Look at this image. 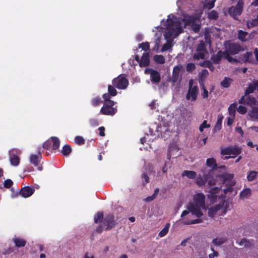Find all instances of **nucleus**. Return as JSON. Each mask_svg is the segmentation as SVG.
<instances>
[{
    "label": "nucleus",
    "instance_id": "nucleus-1",
    "mask_svg": "<svg viewBox=\"0 0 258 258\" xmlns=\"http://www.w3.org/2000/svg\"><path fill=\"white\" fill-rule=\"evenodd\" d=\"M166 30L164 34V36L167 40V42L164 44L161 51H165L171 48L172 45L170 43L173 39L177 37L179 34L181 33L183 30L182 27L181 23L178 20H174L171 19H168L165 23Z\"/></svg>",
    "mask_w": 258,
    "mask_h": 258
},
{
    "label": "nucleus",
    "instance_id": "nucleus-2",
    "mask_svg": "<svg viewBox=\"0 0 258 258\" xmlns=\"http://www.w3.org/2000/svg\"><path fill=\"white\" fill-rule=\"evenodd\" d=\"M242 152V148L238 146H228L225 148H222L220 150V153L222 155H229L224 158V160H227L230 158H235Z\"/></svg>",
    "mask_w": 258,
    "mask_h": 258
},
{
    "label": "nucleus",
    "instance_id": "nucleus-3",
    "mask_svg": "<svg viewBox=\"0 0 258 258\" xmlns=\"http://www.w3.org/2000/svg\"><path fill=\"white\" fill-rule=\"evenodd\" d=\"M114 102L113 101L104 102L103 106L101 107L100 112L103 115L112 116L117 111L116 107H114Z\"/></svg>",
    "mask_w": 258,
    "mask_h": 258
},
{
    "label": "nucleus",
    "instance_id": "nucleus-4",
    "mask_svg": "<svg viewBox=\"0 0 258 258\" xmlns=\"http://www.w3.org/2000/svg\"><path fill=\"white\" fill-rule=\"evenodd\" d=\"M194 81L192 79L189 81V87L186 95V99L194 101L197 100L199 93V88L197 86H193Z\"/></svg>",
    "mask_w": 258,
    "mask_h": 258
},
{
    "label": "nucleus",
    "instance_id": "nucleus-5",
    "mask_svg": "<svg viewBox=\"0 0 258 258\" xmlns=\"http://www.w3.org/2000/svg\"><path fill=\"white\" fill-rule=\"evenodd\" d=\"M244 3L243 0H238L237 4L234 7H231L228 9L229 15L234 19L240 15L243 11Z\"/></svg>",
    "mask_w": 258,
    "mask_h": 258
},
{
    "label": "nucleus",
    "instance_id": "nucleus-6",
    "mask_svg": "<svg viewBox=\"0 0 258 258\" xmlns=\"http://www.w3.org/2000/svg\"><path fill=\"white\" fill-rule=\"evenodd\" d=\"M112 83L117 89L123 90L128 86V81L125 77L119 75L113 79Z\"/></svg>",
    "mask_w": 258,
    "mask_h": 258
},
{
    "label": "nucleus",
    "instance_id": "nucleus-7",
    "mask_svg": "<svg viewBox=\"0 0 258 258\" xmlns=\"http://www.w3.org/2000/svg\"><path fill=\"white\" fill-rule=\"evenodd\" d=\"M103 223L105 226V230L107 231L115 227L118 223L115 220L113 214H108L105 216Z\"/></svg>",
    "mask_w": 258,
    "mask_h": 258
},
{
    "label": "nucleus",
    "instance_id": "nucleus-8",
    "mask_svg": "<svg viewBox=\"0 0 258 258\" xmlns=\"http://www.w3.org/2000/svg\"><path fill=\"white\" fill-rule=\"evenodd\" d=\"M229 205L228 204L226 203L225 204V201H223L219 204L216 205L213 207L209 209L208 211V215L210 217H213L219 210L223 207H224V209L222 212V214H225L227 212V209Z\"/></svg>",
    "mask_w": 258,
    "mask_h": 258
},
{
    "label": "nucleus",
    "instance_id": "nucleus-9",
    "mask_svg": "<svg viewBox=\"0 0 258 258\" xmlns=\"http://www.w3.org/2000/svg\"><path fill=\"white\" fill-rule=\"evenodd\" d=\"M146 73L150 74V80L152 84H158L161 81V75L160 73L153 69H149L146 70Z\"/></svg>",
    "mask_w": 258,
    "mask_h": 258
},
{
    "label": "nucleus",
    "instance_id": "nucleus-10",
    "mask_svg": "<svg viewBox=\"0 0 258 258\" xmlns=\"http://www.w3.org/2000/svg\"><path fill=\"white\" fill-rule=\"evenodd\" d=\"M243 50L242 47L239 44L231 43L226 48V50L224 51L227 52V53H230L231 55H235Z\"/></svg>",
    "mask_w": 258,
    "mask_h": 258
},
{
    "label": "nucleus",
    "instance_id": "nucleus-11",
    "mask_svg": "<svg viewBox=\"0 0 258 258\" xmlns=\"http://www.w3.org/2000/svg\"><path fill=\"white\" fill-rule=\"evenodd\" d=\"M35 190V188L33 186H25L19 191V193L22 197L27 198L32 196Z\"/></svg>",
    "mask_w": 258,
    "mask_h": 258
},
{
    "label": "nucleus",
    "instance_id": "nucleus-12",
    "mask_svg": "<svg viewBox=\"0 0 258 258\" xmlns=\"http://www.w3.org/2000/svg\"><path fill=\"white\" fill-rule=\"evenodd\" d=\"M185 24L190 25L191 29L196 33H198L200 30L201 25L196 23V19L194 17H188L186 20Z\"/></svg>",
    "mask_w": 258,
    "mask_h": 258
},
{
    "label": "nucleus",
    "instance_id": "nucleus-13",
    "mask_svg": "<svg viewBox=\"0 0 258 258\" xmlns=\"http://www.w3.org/2000/svg\"><path fill=\"white\" fill-rule=\"evenodd\" d=\"M205 197L202 193H198L194 195L193 200L195 205L198 207H201L204 209L205 207Z\"/></svg>",
    "mask_w": 258,
    "mask_h": 258
},
{
    "label": "nucleus",
    "instance_id": "nucleus-14",
    "mask_svg": "<svg viewBox=\"0 0 258 258\" xmlns=\"http://www.w3.org/2000/svg\"><path fill=\"white\" fill-rule=\"evenodd\" d=\"M205 41L204 40H201L200 41L199 44L198 45L196 48V51H203L204 52L208 53L207 50V44L209 43L210 45L211 39L207 35H205Z\"/></svg>",
    "mask_w": 258,
    "mask_h": 258
},
{
    "label": "nucleus",
    "instance_id": "nucleus-15",
    "mask_svg": "<svg viewBox=\"0 0 258 258\" xmlns=\"http://www.w3.org/2000/svg\"><path fill=\"white\" fill-rule=\"evenodd\" d=\"M201 207H198L192 203H189L187 207L188 210L192 213V215H196L197 217H201L203 214L201 210Z\"/></svg>",
    "mask_w": 258,
    "mask_h": 258
},
{
    "label": "nucleus",
    "instance_id": "nucleus-16",
    "mask_svg": "<svg viewBox=\"0 0 258 258\" xmlns=\"http://www.w3.org/2000/svg\"><path fill=\"white\" fill-rule=\"evenodd\" d=\"M219 190L220 189L218 187H214L209 191V194L208 195L207 197L211 204H214L216 202L218 197L217 194Z\"/></svg>",
    "mask_w": 258,
    "mask_h": 258
},
{
    "label": "nucleus",
    "instance_id": "nucleus-17",
    "mask_svg": "<svg viewBox=\"0 0 258 258\" xmlns=\"http://www.w3.org/2000/svg\"><path fill=\"white\" fill-rule=\"evenodd\" d=\"M182 69V66L181 65H177L173 68L170 81L172 82L174 84L177 82L179 78V73Z\"/></svg>",
    "mask_w": 258,
    "mask_h": 258
},
{
    "label": "nucleus",
    "instance_id": "nucleus-18",
    "mask_svg": "<svg viewBox=\"0 0 258 258\" xmlns=\"http://www.w3.org/2000/svg\"><path fill=\"white\" fill-rule=\"evenodd\" d=\"M224 51L219 50L215 55H212L211 57V61L214 64H219L220 63L222 58H224Z\"/></svg>",
    "mask_w": 258,
    "mask_h": 258
},
{
    "label": "nucleus",
    "instance_id": "nucleus-19",
    "mask_svg": "<svg viewBox=\"0 0 258 258\" xmlns=\"http://www.w3.org/2000/svg\"><path fill=\"white\" fill-rule=\"evenodd\" d=\"M14 151V150L10 153V161L12 166H17L20 163V158L18 155L13 153Z\"/></svg>",
    "mask_w": 258,
    "mask_h": 258
},
{
    "label": "nucleus",
    "instance_id": "nucleus-20",
    "mask_svg": "<svg viewBox=\"0 0 258 258\" xmlns=\"http://www.w3.org/2000/svg\"><path fill=\"white\" fill-rule=\"evenodd\" d=\"M12 241L17 247H24L26 244V241L25 239L16 237V236L13 238Z\"/></svg>",
    "mask_w": 258,
    "mask_h": 258
},
{
    "label": "nucleus",
    "instance_id": "nucleus-21",
    "mask_svg": "<svg viewBox=\"0 0 258 258\" xmlns=\"http://www.w3.org/2000/svg\"><path fill=\"white\" fill-rule=\"evenodd\" d=\"M140 66L141 67H146L149 65L150 64V59H149V55L148 53H144L143 56L140 59V61L139 62Z\"/></svg>",
    "mask_w": 258,
    "mask_h": 258
},
{
    "label": "nucleus",
    "instance_id": "nucleus-22",
    "mask_svg": "<svg viewBox=\"0 0 258 258\" xmlns=\"http://www.w3.org/2000/svg\"><path fill=\"white\" fill-rule=\"evenodd\" d=\"M242 60L244 62H249L252 63H255V60L253 57L252 52L251 51L245 53L243 55Z\"/></svg>",
    "mask_w": 258,
    "mask_h": 258
},
{
    "label": "nucleus",
    "instance_id": "nucleus-23",
    "mask_svg": "<svg viewBox=\"0 0 258 258\" xmlns=\"http://www.w3.org/2000/svg\"><path fill=\"white\" fill-rule=\"evenodd\" d=\"M41 159V155L32 154L30 156V162L35 166H37Z\"/></svg>",
    "mask_w": 258,
    "mask_h": 258
},
{
    "label": "nucleus",
    "instance_id": "nucleus-24",
    "mask_svg": "<svg viewBox=\"0 0 258 258\" xmlns=\"http://www.w3.org/2000/svg\"><path fill=\"white\" fill-rule=\"evenodd\" d=\"M258 86V81L254 82L253 84H250L248 85L244 92V95L247 96L250 93H252L256 89V87Z\"/></svg>",
    "mask_w": 258,
    "mask_h": 258
},
{
    "label": "nucleus",
    "instance_id": "nucleus-25",
    "mask_svg": "<svg viewBox=\"0 0 258 258\" xmlns=\"http://www.w3.org/2000/svg\"><path fill=\"white\" fill-rule=\"evenodd\" d=\"M213 62L210 60H206L200 62L199 65L204 68H208L211 71L213 72L215 70V67L213 65Z\"/></svg>",
    "mask_w": 258,
    "mask_h": 258
},
{
    "label": "nucleus",
    "instance_id": "nucleus-26",
    "mask_svg": "<svg viewBox=\"0 0 258 258\" xmlns=\"http://www.w3.org/2000/svg\"><path fill=\"white\" fill-rule=\"evenodd\" d=\"M227 238L222 237H217L212 240V243L216 246H220L225 243Z\"/></svg>",
    "mask_w": 258,
    "mask_h": 258
},
{
    "label": "nucleus",
    "instance_id": "nucleus-27",
    "mask_svg": "<svg viewBox=\"0 0 258 258\" xmlns=\"http://www.w3.org/2000/svg\"><path fill=\"white\" fill-rule=\"evenodd\" d=\"M251 195V191L249 188H244L240 193L241 199H245L249 197Z\"/></svg>",
    "mask_w": 258,
    "mask_h": 258
},
{
    "label": "nucleus",
    "instance_id": "nucleus-28",
    "mask_svg": "<svg viewBox=\"0 0 258 258\" xmlns=\"http://www.w3.org/2000/svg\"><path fill=\"white\" fill-rule=\"evenodd\" d=\"M197 173L194 171L184 170L182 173V176H186L188 178L194 179L196 178Z\"/></svg>",
    "mask_w": 258,
    "mask_h": 258
},
{
    "label": "nucleus",
    "instance_id": "nucleus-29",
    "mask_svg": "<svg viewBox=\"0 0 258 258\" xmlns=\"http://www.w3.org/2000/svg\"><path fill=\"white\" fill-rule=\"evenodd\" d=\"M50 140L52 141V148L53 150L57 149L60 145V141L57 137H52L50 138Z\"/></svg>",
    "mask_w": 258,
    "mask_h": 258
},
{
    "label": "nucleus",
    "instance_id": "nucleus-30",
    "mask_svg": "<svg viewBox=\"0 0 258 258\" xmlns=\"http://www.w3.org/2000/svg\"><path fill=\"white\" fill-rule=\"evenodd\" d=\"M72 147L70 145L66 144L62 147L61 153L64 156H68L72 152Z\"/></svg>",
    "mask_w": 258,
    "mask_h": 258
},
{
    "label": "nucleus",
    "instance_id": "nucleus-31",
    "mask_svg": "<svg viewBox=\"0 0 258 258\" xmlns=\"http://www.w3.org/2000/svg\"><path fill=\"white\" fill-rule=\"evenodd\" d=\"M233 82V80L228 77H225L222 81L221 82L220 85L223 88H228L232 82Z\"/></svg>",
    "mask_w": 258,
    "mask_h": 258
},
{
    "label": "nucleus",
    "instance_id": "nucleus-32",
    "mask_svg": "<svg viewBox=\"0 0 258 258\" xmlns=\"http://www.w3.org/2000/svg\"><path fill=\"white\" fill-rule=\"evenodd\" d=\"M206 164L207 166L212 167L213 169L217 168V164L216 160L213 158L207 159L206 160Z\"/></svg>",
    "mask_w": 258,
    "mask_h": 258
},
{
    "label": "nucleus",
    "instance_id": "nucleus-33",
    "mask_svg": "<svg viewBox=\"0 0 258 258\" xmlns=\"http://www.w3.org/2000/svg\"><path fill=\"white\" fill-rule=\"evenodd\" d=\"M206 52L203 51H196L192 56L194 60L204 59L205 58Z\"/></svg>",
    "mask_w": 258,
    "mask_h": 258
},
{
    "label": "nucleus",
    "instance_id": "nucleus-34",
    "mask_svg": "<svg viewBox=\"0 0 258 258\" xmlns=\"http://www.w3.org/2000/svg\"><path fill=\"white\" fill-rule=\"evenodd\" d=\"M104 219L103 213L98 212L94 216V223L97 224L102 221L103 222Z\"/></svg>",
    "mask_w": 258,
    "mask_h": 258
},
{
    "label": "nucleus",
    "instance_id": "nucleus-35",
    "mask_svg": "<svg viewBox=\"0 0 258 258\" xmlns=\"http://www.w3.org/2000/svg\"><path fill=\"white\" fill-rule=\"evenodd\" d=\"M169 227H170V223H167L165 225V227L159 232V233L158 234V236L160 237H164V236H165L169 231Z\"/></svg>",
    "mask_w": 258,
    "mask_h": 258
},
{
    "label": "nucleus",
    "instance_id": "nucleus-36",
    "mask_svg": "<svg viewBox=\"0 0 258 258\" xmlns=\"http://www.w3.org/2000/svg\"><path fill=\"white\" fill-rule=\"evenodd\" d=\"M202 222V220L200 218L195 219L193 220H187L186 218H184L183 219V223L185 225H190V224L200 223H201Z\"/></svg>",
    "mask_w": 258,
    "mask_h": 258
},
{
    "label": "nucleus",
    "instance_id": "nucleus-37",
    "mask_svg": "<svg viewBox=\"0 0 258 258\" xmlns=\"http://www.w3.org/2000/svg\"><path fill=\"white\" fill-rule=\"evenodd\" d=\"M154 61L159 64H164L165 62V58L162 55H155L154 56Z\"/></svg>",
    "mask_w": 258,
    "mask_h": 258
},
{
    "label": "nucleus",
    "instance_id": "nucleus-38",
    "mask_svg": "<svg viewBox=\"0 0 258 258\" xmlns=\"http://www.w3.org/2000/svg\"><path fill=\"white\" fill-rule=\"evenodd\" d=\"M159 191V189L158 188H156L154 190V194L151 196L147 197L145 199V201L146 202H150L153 201L157 197V196L158 195Z\"/></svg>",
    "mask_w": 258,
    "mask_h": 258
},
{
    "label": "nucleus",
    "instance_id": "nucleus-39",
    "mask_svg": "<svg viewBox=\"0 0 258 258\" xmlns=\"http://www.w3.org/2000/svg\"><path fill=\"white\" fill-rule=\"evenodd\" d=\"M258 176V172L251 171L249 172L247 175V180L251 181L253 180Z\"/></svg>",
    "mask_w": 258,
    "mask_h": 258
},
{
    "label": "nucleus",
    "instance_id": "nucleus-40",
    "mask_svg": "<svg viewBox=\"0 0 258 258\" xmlns=\"http://www.w3.org/2000/svg\"><path fill=\"white\" fill-rule=\"evenodd\" d=\"M102 102L101 99L100 97L97 96L95 97L91 101V103L92 105L94 107H97L100 105V104Z\"/></svg>",
    "mask_w": 258,
    "mask_h": 258
},
{
    "label": "nucleus",
    "instance_id": "nucleus-41",
    "mask_svg": "<svg viewBox=\"0 0 258 258\" xmlns=\"http://www.w3.org/2000/svg\"><path fill=\"white\" fill-rule=\"evenodd\" d=\"M247 34L248 33L247 32L243 31L241 30H239L238 32V39L242 42L245 41V37Z\"/></svg>",
    "mask_w": 258,
    "mask_h": 258
},
{
    "label": "nucleus",
    "instance_id": "nucleus-42",
    "mask_svg": "<svg viewBox=\"0 0 258 258\" xmlns=\"http://www.w3.org/2000/svg\"><path fill=\"white\" fill-rule=\"evenodd\" d=\"M207 178L205 177L199 176L197 177L196 180V183L197 185L200 186L204 185L207 182Z\"/></svg>",
    "mask_w": 258,
    "mask_h": 258
},
{
    "label": "nucleus",
    "instance_id": "nucleus-43",
    "mask_svg": "<svg viewBox=\"0 0 258 258\" xmlns=\"http://www.w3.org/2000/svg\"><path fill=\"white\" fill-rule=\"evenodd\" d=\"M238 244L241 246L243 245L245 248H250L251 246V244L249 240H247L244 238L241 239Z\"/></svg>",
    "mask_w": 258,
    "mask_h": 258
},
{
    "label": "nucleus",
    "instance_id": "nucleus-44",
    "mask_svg": "<svg viewBox=\"0 0 258 258\" xmlns=\"http://www.w3.org/2000/svg\"><path fill=\"white\" fill-rule=\"evenodd\" d=\"M186 71L187 72L191 73L196 69V64L192 62H189L186 65Z\"/></svg>",
    "mask_w": 258,
    "mask_h": 258
},
{
    "label": "nucleus",
    "instance_id": "nucleus-45",
    "mask_svg": "<svg viewBox=\"0 0 258 258\" xmlns=\"http://www.w3.org/2000/svg\"><path fill=\"white\" fill-rule=\"evenodd\" d=\"M231 54L224 52V58L227 59L229 62L234 63L237 61V59L230 56Z\"/></svg>",
    "mask_w": 258,
    "mask_h": 258
},
{
    "label": "nucleus",
    "instance_id": "nucleus-46",
    "mask_svg": "<svg viewBox=\"0 0 258 258\" xmlns=\"http://www.w3.org/2000/svg\"><path fill=\"white\" fill-rule=\"evenodd\" d=\"M250 115L251 117L258 119V107H253L250 111Z\"/></svg>",
    "mask_w": 258,
    "mask_h": 258
},
{
    "label": "nucleus",
    "instance_id": "nucleus-47",
    "mask_svg": "<svg viewBox=\"0 0 258 258\" xmlns=\"http://www.w3.org/2000/svg\"><path fill=\"white\" fill-rule=\"evenodd\" d=\"M108 93L111 96H115L117 94V91L116 89L114 88V86L113 85H109L108 86Z\"/></svg>",
    "mask_w": 258,
    "mask_h": 258
},
{
    "label": "nucleus",
    "instance_id": "nucleus-48",
    "mask_svg": "<svg viewBox=\"0 0 258 258\" xmlns=\"http://www.w3.org/2000/svg\"><path fill=\"white\" fill-rule=\"evenodd\" d=\"M255 98L253 97L248 96L246 98L245 103L249 105H254L255 104Z\"/></svg>",
    "mask_w": 258,
    "mask_h": 258
},
{
    "label": "nucleus",
    "instance_id": "nucleus-49",
    "mask_svg": "<svg viewBox=\"0 0 258 258\" xmlns=\"http://www.w3.org/2000/svg\"><path fill=\"white\" fill-rule=\"evenodd\" d=\"M237 104L236 102L233 103L229 106L228 111L230 115H232V114H234L236 109L237 108Z\"/></svg>",
    "mask_w": 258,
    "mask_h": 258
},
{
    "label": "nucleus",
    "instance_id": "nucleus-50",
    "mask_svg": "<svg viewBox=\"0 0 258 258\" xmlns=\"http://www.w3.org/2000/svg\"><path fill=\"white\" fill-rule=\"evenodd\" d=\"M246 25L248 28L256 26L258 25V20L255 18L250 21H247Z\"/></svg>",
    "mask_w": 258,
    "mask_h": 258
},
{
    "label": "nucleus",
    "instance_id": "nucleus-51",
    "mask_svg": "<svg viewBox=\"0 0 258 258\" xmlns=\"http://www.w3.org/2000/svg\"><path fill=\"white\" fill-rule=\"evenodd\" d=\"M52 147V141L50 140V139L47 140L45 141L43 144V148L44 149L49 150L51 149Z\"/></svg>",
    "mask_w": 258,
    "mask_h": 258
},
{
    "label": "nucleus",
    "instance_id": "nucleus-52",
    "mask_svg": "<svg viewBox=\"0 0 258 258\" xmlns=\"http://www.w3.org/2000/svg\"><path fill=\"white\" fill-rule=\"evenodd\" d=\"M216 0H206L205 7L208 9H211L215 6V3Z\"/></svg>",
    "mask_w": 258,
    "mask_h": 258
},
{
    "label": "nucleus",
    "instance_id": "nucleus-53",
    "mask_svg": "<svg viewBox=\"0 0 258 258\" xmlns=\"http://www.w3.org/2000/svg\"><path fill=\"white\" fill-rule=\"evenodd\" d=\"M210 127V124L207 123V120H205L202 122V123L199 126V130L201 132H203L204 131V129L206 128H209Z\"/></svg>",
    "mask_w": 258,
    "mask_h": 258
},
{
    "label": "nucleus",
    "instance_id": "nucleus-54",
    "mask_svg": "<svg viewBox=\"0 0 258 258\" xmlns=\"http://www.w3.org/2000/svg\"><path fill=\"white\" fill-rule=\"evenodd\" d=\"M75 143L78 145H82L85 144V140L81 136H77L75 139Z\"/></svg>",
    "mask_w": 258,
    "mask_h": 258
},
{
    "label": "nucleus",
    "instance_id": "nucleus-55",
    "mask_svg": "<svg viewBox=\"0 0 258 258\" xmlns=\"http://www.w3.org/2000/svg\"><path fill=\"white\" fill-rule=\"evenodd\" d=\"M208 17L211 19L216 20L218 17V14L216 11L213 10L208 14Z\"/></svg>",
    "mask_w": 258,
    "mask_h": 258
},
{
    "label": "nucleus",
    "instance_id": "nucleus-56",
    "mask_svg": "<svg viewBox=\"0 0 258 258\" xmlns=\"http://www.w3.org/2000/svg\"><path fill=\"white\" fill-rule=\"evenodd\" d=\"M13 184V181L10 179H7L4 182V186L7 188H10Z\"/></svg>",
    "mask_w": 258,
    "mask_h": 258
},
{
    "label": "nucleus",
    "instance_id": "nucleus-57",
    "mask_svg": "<svg viewBox=\"0 0 258 258\" xmlns=\"http://www.w3.org/2000/svg\"><path fill=\"white\" fill-rule=\"evenodd\" d=\"M233 178V175L231 174H226L223 175V181L226 182L227 181H231Z\"/></svg>",
    "mask_w": 258,
    "mask_h": 258
},
{
    "label": "nucleus",
    "instance_id": "nucleus-58",
    "mask_svg": "<svg viewBox=\"0 0 258 258\" xmlns=\"http://www.w3.org/2000/svg\"><path fill=\"white\" fill-rule=\"evenodd\" d=\"M139 47H141L142 49L144 51H147L150 49V45L148 42L145 43H142L140 44Z\"/></svg>",
    "mask_w": 258,
    "mask_h": 258
},
{
    "label": "nucleus",
    "instance_id": "nucleus-59",
    "mask_svg": "<svg viewBox=\"0 0 258 258\" xmlns=\"http://www.w3.org/2000/svg\"><path fill=\"white\" fill-rule=\"evenodd\" d=\"M237 110L239 113L242 114H245L247 111L246 107L242 105H239Z\"/></svg>",
    "mask_w": 258,
    "mask_h": 258
},
{
    "label": "nucleus",
    "instance_id": "nucleus-60",
    "mask_svg": "<svg viewBox=\"0 0 258 258\" xmlns=\"http://www.w3.org/2000/svg\"><path fill=\"white\" fill-rule=\"evenodd\" d=\"M202 89L203 91V92L202 93V97L203 98H208V96H209V93L204 84H203V85H202Z\"/></svg>",
    "mask_w": 258,
    "mask_h": 258
},
{
    "label": "nucleus",
    "instance_id": "nucleus-61",
    "mask_svg": "<svg viewBox=\"0 0 258 258\" xmlns=\"http://www.w3.org/2000/svg\"><path fill=\"white\" fill-rule=\"evenodd\" d=\"M222 118H223V117L219 118L218 119L216 124L215 126V130L216 129V130H219L221 128Z\"/></svg>",
    "mask_w": 258,
    "mask_h": 258
},
{
    "label": "nucleus",
    "instance_id": "nucleus-62",
    "mask_svg": "<svg viewBox=\"0 0 258 258\" xmlns=\"http://www.w3.org/2000/svg\"><path fill=\"white\" fill-rule=\"evenodd\" d=\"M105 226L103 225V224H100L97 227L95 231L97 232L100 233L103 231V230H105Z\"/></svg>",
    "mask_w": 258,
    "mask_h": 258
},
{
    "label": "nucleus",
    "instance_id": "nucleus-63",
    "mask_svg": "<svg viewBox=\"0 0 258 258\" xmlns=\"http://www.w3.org/2000/svg\"><path fill=\"white\" fill-rule=\"evenodd\" d=\"M211 249L213 251V253L209 254V258H214L215 256H218L219 255L218 252L215 251L213 247H211Z\"/></svg>",
    "mask_w": 258,
    "mask_h": 258
},
{
    "label": "nucleus",
    "instance_id": "nucleus-64",
    "mask_svg": "<svg viewBox=\"0 0 258 258\" xmlns=\"http://www.w3.org/2000/svg\"><path fill=\"white\" fill-rule=\"evenodd\" d=\"M89 123L92 126H96L99 124L98 121L96 119L92 118L90 119Z\"/></svg>",
    "mask_w": 258,
    "mask_h": 258
}]
</instances>
